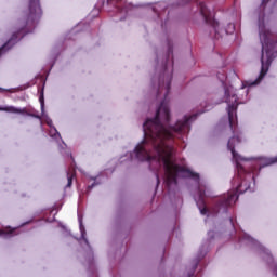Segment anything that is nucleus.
Here are the masks:
<instances>
[{"label":"nucleus","mask_w":277,"mask_h":277,"mask_svg":"<svg viewBox=\"0 0 277 277\" xmlns=\"http://www.w3.org/2000/svg\"><path fill=\"white\" fill-rule=\"evenodd\" d=\"M172 84V71L168 72V63L163 65V74L159 78L157 98L163 96L156 117L147 119L143 124L145 140L138 144L134 153L138 161H154L159 168L161 163L164 168L166 185L170 187L177 185L179 176H187L200 181V175L185 167L174 163L172 156L174 155L175 135H186L192 129V122L198 118V114L184 116L182 120H177L172 127L170 124V107L168 106V94Z\"/></svg>","instance_id":"1"},{"label":"nucleus","mask_w":277,"mask_h":277,"mask_svg":"<svg viewBox=\"0 0 277 277\" xmlns=\"http://www.w3.org/2000/svg\"><path fill=\"white\" fill-rule=\"evenodd\" d=\"M41 16L42 8H40V0H29L28 11L24 13L23 18L18 22V30L13 32L9 41L0 48V57L3 55V53H5V51L12 49L13 44L18 42V38H21V31H25V28L27 27H34L36 21H38V18Z\"/></svg>","instance_id":"2"},{"label":"nucleus","mask_w":277,"mask_h":277,"mask_svg":"<svg viewBox=\"0 0 277 277\" xmlns=\"http://www.w3.org/2000/svg\"><path fill=\"white\" fill-rule=\"evenodd\" d=\"M272 32L267 29L260 30V41L262 44V55H261V71L258 79L252 83V85H259L265 75L269 72V66L274 62V50L277 49V40L272 41Z\"/></svg>","instance_id":"3"},{"label":"nucleus","mask_w":277,"mask_h":277,"mask_svg":"<svg viewBox=\"0 0 277 277\" xmlns=\"http://www.w3.org/2000/svg\"><path fill=\"white\" fill-rule=\"evenodd\" d=\"M225 102L227 103L229 127L233 132V137L229 138L227 143V148L235 157V142L237 144H241V133H239L237 131V128L235 127V120H237V107H239V102L237 98V94H230V91L228 89H225Z\"/></svg>","instance_id":"4"},{"label":"nucleus","mask_w":277,"mask_h":277,"mask_svg":"<svg viewBox=\"0 0 277 277\" xmlns=\"http://www.w3.org/2000/svg\"><path fill=\"white\" fill-rule=\"evenodd\" d=\"M198 6L200 10L201 16L205 19V23H207V25H211L213 31L215 32V38L219 39L220 23L215 21V18L213 17V13L207 8V4H205V2H199Z\"/></svg>","instance_id":"5"},{"label":"nucleus","mask_w":277,"mask_h":277,"mask_svg":"<svg viewBox=\"0 0 277 277\" xmlns=\"http://www.w3.org/2000/svg\"><path fill=\"white\" fill-rule=\"evenodd\" d=\"M238 199L239 196L237 195V190L229 192L227 195L221 197L216 202V213L222 211V209L223 211H226V209H228V207H233Z\"/></svg>","instance_id":"6"},{"label":"nucleus","mask_w":277,"mask_h":277,"mask_svg":"<svg viewBox=\"0 0 277 277\" xmlns=\"http://www.w3.org/2000/svg\"><path fill=\"white\" fill-rule=\"evenodd\" d=\"M0 111H6L8 114H21L22 116H30L31 118H40L34 113H29L27 108H16L14 106L0 107Z\"/></svg>","instance_id":"7"},{"label":"nucleus","mask_w":277,"mask_h":277,"mask_svg":"<svg viewBox=\"0 0 277 277\" xmlns=\"http://www.w3.org/2000/svg\"><path fill=\"white\" fill-rule=\"evenodd\" d=\"M199 202L202 205V208L199 207L201 215H207L208 210L207 206L205 205V193H202V190H200Z\"/></svg>","instance_id":"8"},{"label":"nucleus","mask_w":277,"mask_h":277,"mask_svg":"<svg viewBox=\"0 0 277 277\" xmlns=\"http://www.w3.org/2000/svg\"><path fill=\"white\" fill-rule=\"evenodd\" d=\"M116 8L119 12H127V2L123 0H116Z\"/></svg>","instance_id":"9"},{"label":"nucleus","mask_w":277,"mask_h":277,"mask_svg":"<svg viewBox=\"0 0 277 277\" xmlns=\"http://www.w3.org/2000/svg\"><path fill=\"white\" fill-rule=\"evenodd\" d=\"M274 163H277V156L272 158H266L264 160V166H274Z\"/></svg>","instance_id":"10"},{"label":"nucleus","mask_w":277,"mask_h":277,"mask_svg":"<svg viewBox=\"0 0 277 277\" xmlns=\"http://www.w3.org/2000/svg\"><path fill=\"white\" fill-rule=\"evenodd\" d=\"M57 135H60V132H57V129L54 128H50V136L51 137H57Z\"/></svg>","instance_id":"11"},{"label":"nucleus","mask_w":277,"mask_h":277,"mask_svg":"<svg viewBox=\"0 0 277 277\" xmlns=\"http://www.w3.org/2000/svg\"><path fill=\"white\" fill-rule=\"evenodd\" d=\"M170 55H174V50H173V48H172V44L169 43V48H168V60H169Z\"/></svg>","instance_id":"12"},{"label":"nucleus","mask_w":277,"mask_h":277,"mask_svg":"<svg viewBox=\"0 0 277 277\" xmlns=\"http://www.w3.org/2000/svg\"><path fill=\"white\" fill-rule=\"evenodd\" d=\"M39 103L41 105V107H44V93H41V95L39 96Z\"/></svg>","instance_id":"13"},{"label":"nucleus","mask_w":277,"mask_h":277,"mask_svg":"<svg viewBox=\"0 0 277 277\" xmlns=\"http://www.w3.org/2000/svg\"><path fill=\"white\" fill-rule=\"evenodd\" d=\"M66 187H70V170H67V185Z\"/></svg>","instance_id":"14"},{"label":"nucleus","mask_w":277,"mask_h":277,"mask_svg":"<svg viewBox=\"0 0 277 277\" xmlns=\"http://www.w3.org/2000/svg\"><path fill=\"white\" fill-rule=\"evenodd\" d=\"M45 123L48 124V127H50V129H53L55 126H53V120L51 119H47Z\"/></svg>","instance_id":"15"},{"label":"nucleus","mask_w":277,"mask_h":277,"mask_svg":"<svg viewBox=\"0 0 277 277\" xmlns=\"http://www.w3.org/2000/svg\"><path fill=\"white\" fill-rule=\"evenodd\" d=\"M189 3V0H179V5H187Z\"/></svg>","instance_id":"16"},{"label":"nucleus","mask_w":277,"mask_h":277,"mask_svg":"<svg viewBox=\"0 0 277 277\" xmlns=\"http://www.w3.org/2000/svg\"><path fill=\"white\" fill-rule=\"evenodd\" d=\"M75 179V173L71 171L70 173V185H72V180Z\"/></svg>","instance_id":"17"},{"label":"nucleus","mask_w":277,"mask_h":277,"mask_svg":"<svg viewBox=\"0 0 277 277\" xmlns=\"http://www.w3.org/2000/svg\"><path fill=\"white\" fill-rule=\"evenodd\" d=\"M156 181H157V186L159 185L160 181H159V173L156 172Z\"/></svg>","instance_id":"18"},{"label":"nucleus","mask_w":277,"mask_h":277,"mask_svg":"<svg viewBox=\"0 0 277 277\" xmlns=\"http://www.w3.org/2000/svg\"><path fill=\"white\" fill-rule=\"evenodd\" d=\"M241 187H243V182H241V183L237 186V192H240Z\"/></svg>","instance_id":"19"},{"label":"nucleus","mask_w":277,"mask_h":277,"mask_svg":"<svg viewBox=\"0 0 277 277\" xmlns=\"http://www.w3.org/2000/svg\"><path fill=\"white\" fill-rule=\"evenodd\" d=\"M80 230H83V223L80 221Z\"/></svg>","instance_id":"20"},{"label":"nucleus","mask_w":277,"mask_h":277,"mask_svg":"<svg viewBox=\"0 0 277 277\" xmlns=\"http://www.w3.org/2000/svg\"><path fill=\"white\" fill-rule=\"evenodd\" d=\"M92 187H94V184H92L91 186H89V189H92Z\"/></svg>","instance_id":"21"},{"label":"nucleus","mask_w":277,"mask_h":277,"mask_svg":"<svg viewBox=\"0 0 277 277\" xmlns=\"http://www.w3.org/2000/svg\"><path fill=\"white\" fill-rule=\"evenodd\" d=\"M275 272H276L275 274H276V276H277V266L275 267Z\"/></svg>","instance_id":"22"},{"label":"nucleus","mask_w":277,"mask_h":277,"mask_svg":"<svg viewBox=\"0 0 277 277\" xmlns=\"http://www.w3.org/2000/svg\"><path fill=\"white\" fill-rule=\"evenodd\" d=\"M108 3H111V0H108Z\"/></svg>","instance_id":"23"},{"label":"nucleus","mask_w":277,"mask_h":277,"mask_svg":"<svg viewBox=\"0 0 277 277\" xmlns=\"http://www.w3.org/2000/svg\"><path fill=\"white\" fill-rule=\"evenodd\" d=\"M266 0H263L262 3H265Z\"/></svg>","instance_id":"24"},{"label":"nucleus","mask_w":277,"mask_h":277,"mask_svg":"<svg viewBox=\"0 0 277 277\" xmlns=\"http://www.w3.org/2000/svg\"><path fill=\"white\" fill-rule=\"evenodd\" d=\"M248 187H250V186H247L246 189H248Z\"/></svg>","instance_id":"25"}]
</instances>
